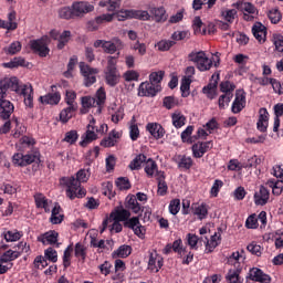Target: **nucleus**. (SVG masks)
<instances>
[{"mask_svg": "<svg viewBox=\"0 0 283 283\" xmlns=\"http://www.w3.org/2000/svg\"><path fill=\"white\" fill-rule=\"evenodd\" d=\"M120 136H123L116 129H113L108 136L104 137L99 145L101 147L109 148V147H116L118 145V140H120Z\"/></svg>", "mask_w": 283, "mask_h": 283, "instance_id": "22", "label": "nucleus"}, {"mask_svg": "<svg viewBox=\"0 0 283 283\" xmlns=\"http://www.w3.org/2000/svg\"><path fill=\"white\" fill-rule=\"evenodd\" d=\"M150 14H153L154 20L157 23H160V21H167V11L165 10V7H159V8H151L150 9Z\"/></svg>", "mask_w": 283, "mask_h": 283, "instance_id": "40", "label": "nucleus"}, {"mask_svg": "<svg viewBox=\"0 0 283 283\" xmlns=\"http://www.w3.org/2000/svg\"><path fill=\"white\" fill-rule=\"evenodd\" d=\"M107 93H105V88L99 87L95 94V105H97V107H103L105 105Z\"/></svg>", "mask_w": 283, "mask_h": 283, "instance_id": "45", "label": "nucleus"}, {"mask_svg": "<svg viewBox=\"0 0 283 283\" xmlns=\"http://www.w3.org/2000/svg\"><path fill=\"white\" fill-rule=\"evenodd\" d=\"M238 266L230 269L226 275V281L228 283H244V279L240 277V273H242V265L237 263Z\"/></svg>", "mask_w": 283, "mask_h": 283, "instance_id": "25", "label": "nucleus"}, {"mask_svg": "<svg viewBox=\"0 0 283 283\" xmlns=\"http://www.w3.org/2000/svg\"><path fill=\"white\" fill-rule=\"evenodd\" d=\"M114 19H117V21H126V19H139V21H149L150 15L148 11L143 10H120L117 13L111 14Z\"/></svg>", "mask_w": 283, "mask_h": 283, "instance_id": "5", "label": "nucleus"}, {"mask_svg": "<svg viewBox=\"0 0 283 283\" xmlns=\"http://www.w3.org/2000/svg\"><path fill=\"white\" fill-rule=\"evenodd\" d=\"M51 92L40 97L42 105H59L61 103V93L56 91V85L51 86Z\"/></svg>", "mask_w": 283, "mask_h": 283, "instance_id": "14", "label": "nucleus"}, {"mask_svg": "<svg viewBox=\"0 0 283 283\" xmlns=\"http://www.w3.org/2000/svg\"><path fill=\"white\" fill-rule=\"evenodd\" d=\"M12 163L15 167H28V165H32V163H41V153L33 151L27 155L15 153L12 156Z\"/></svg>", "mask_w": 283, "mask_h": 283, "instance_id": "4", "label": "nucleus"}, {"mask_svg": "<svg viewBox=\"0 0 283 283\" xmlns=\"http://www.w3.org/2000/svg\"><path fill=\"white\" fill-rule=\"evenodd\" d=\"M82 107L83 109L81 111L82 114H87L92 107H98L96 104V97L92 96H84L82 97Z\"/></svg>", "mask_w": 283, "mask_h": 283, "instance_id": "38", "label": "nucleus"}, {"mask_svg": "<svg viewBox=\"0 0 283 283\" xmlns=\"http://www.w3.org/2000/svg\"><path fill=\"white\" fill-rule=\"evenodd\" d=\"M252 34L259 43H264L266 41V27L262 22H255L252 27Z\"/></svg>", "mask_w": 283, "mask_h": 283, "instance_id": "26", "label": "nucleus"}, {"mask_svg": "<svg viewBox=\"0 0 283 283\" xmlns=\"http://www.w3.org/2000/svg\"><path fill=\"white\" fill-rule=\"evenodd\" d=\"M72 8L74 19H81L88 12H94V4L85 1L73 2Z\"/></svg>", "mask_w": 283, "mask_h": 283, "instance_id": "10", "label": "nucleus"}, {"mask_svg": "<svg viewBox=\"0 0 283 283\" xmlns=\"http://www.w3.org/2000/svg\"><path fill=\"white\" fill-rule=\"evenodd\" d=\"M163 258L158 255V252H149L148 269L150 271H156V273H158L160 269H163Z\"/></svg>", "mask_w": 283, "mask_h": 283, "instance_id": "24", "label": "nucleus"}, {"mask_svg": "<svg viewBox=\"0 0 283 283\" xmlns=\"http://www.w3.org/2000/svg\"><path fill=\"white\" fill-rule=\"evenodd\" d=\"M271 198V192L266 187L260 186L259 190L254 192V205L256 207H264V205L269 203V199Z\"/></svg>", "mask_w": 283, "mask_h": 283, "instance_id": "18", "label": "nucleus"}, {"mask_svg": "<svg viewBox=\"0 0 283 283\" xmlns=\"http://www.w3.org/2000/svg\"><path fill=\"white\" fill-rule=\"evenodd\" d=\"M115 185L119 191H127L128 189H132V184L129 182L128 178L119 177L115 181Z\"/></svg>", "mask_w": 283, "mask_h": 283, "instance_id": "55", "label": "nucleus"}, {"mask_svg": "<svg viewBox=\"0 0 283 283\" xmlns=\"http://www.w3.org/2000/svg\"><path fill=\"white\" fill-rule=\"evenodd\" d=\"M157 182H158V189H157L158 196H167V191H169V187L167 186V181H165V171H157Z\"/></svg>", "mask_w": 283, "mask_h": 283, "instance_id": "30", "label": "nucleus"}, {"mask_svg": "<svg viewBox=\"0 0 283 283\" xmlns=\"http://www.w3.org/2000/svg\"><path fill=\"white\" fill-rule=\"evenodd\" d=\"M193 134V126H187V128L181 133V140L182 143H187V145H193L196 143V137Z\"/></svg>", "mask_w": 283, "mask_h": 283, "instance_id": "44", "label": "nucleus"}, {"mask_svg": "<svg viewBox=\"0 0 283 283\" xmlns=\"http://www.w3.org/2000/svg\"><path fill=\"white\" fill-rule=\"evenodd\" d=\"M174 45H176L175 41L161 40L156 43L155 48H157L159 50V52H169V50H171V48H174Z\"/></svg>", "mask_w": 283, "mask_h": 283, "instance_id": "48", "label": "nucleus"}, {"mask_svg": "<svg viewBox=\"0 0 283 283\" xmlns=\"http://www.w3.org/2000/svg\"><path fill=\"white\" fill-rule=\"evenodd\" d=\"M19 258H21V252L11 250L10 244H6L3 241L0 242V262L12 264Z\"/></svg>", "mask_w": 283, "mask_h": 283, "instance_id": "9", "label": "nucleus"}, {"mask_svg": "<svg viewBox=\"0 0 283 283\" xmlns=\"http://www.w3.org/2000/svg\"><path fill=\"white\" fill-rule=\"evenodd\" d=\"M244 107H247V93L238 91L231 107L232 114H240Z\"/></svg>", "mask_w": 283, "mask_h": 283, "instance_id": "20", "label": "nucleus"}, {"mask_svg": "<svg viewBox=\"0 0 283 283\" xmlns=\"http://www.w3.org/2000/svg\"><path fill=\"white\" fill-rule=\"evenodd\" d=\"M132 217V212L127 209L117 210L113 220L117 222H127V220Z\"/></svg>", "mask_w": 283, "mask_h": 283, "instance_id": "52", "label": "nucleus"}, {"mask_svg": "<svg viewBox=\"0 0 283 283\" xmlns=\"http://www.w3.org/2000/svg\"><path fill=\"white\" fill-rule=\"evenodd\" d=\"M2 238L6 242H19V240L23 238V232H19L18 230H8L2 233Z\"/></svg>", "mask_w": 283, "mask_h": 283, "instance_id": "37", "label": "nucleus"}, {"mask_svg": "<svg viewBox=\"0 0 283 283\" xmlns=\"http://www.w3.org/2000/svg\"><path fill=\"white\" fill-rule=\"evenodd\" d=\"M168 209L171 216H178V213L180 212V199H172L169 203Z\"/></svg>", "mask_w": 283, "mask_h": 283, "instance_id": "61", "label": "nucleus"}, {"mask_svg": "<svg viewBox=\"0 0 283 283\" xmlns=\"http://www.w3.org/2000/svg\"><path fill=\"white\" fill-rule=\"evenodd\" d=\"M143 163H147V156L139 154L130 161L129 169L132 171H138V169H140L143 166Z\"/></svg>", "mask_w": 283, "mask_h": 283, "instance_id": "41", "label": "nucleus"}, {"mask_svg": "<svg viewBox=\"0 0 283 283\" xmlns=\"http://www.w3.org/2000/svg\"><path fill=\"white\" fill-rule=\"evenodd\" d=\"M218 88V81L209 83L202 88L203 94H206L210 99L216 98V90Z\"/></svg>", "mask_w": 283, "mask_h": 283, "instance_id": "51", "label": "nucleus"}, {"mask_svg": "<svg viewBox=\"0 0 283 283\" xmlns=\"http://www.w3.org/2000/svg\"><path fill=\"white\" fill-rule=\"evenodd\" d=\"M268 17L274 25H277L282 21V12H280V9H271L268 12Z\"/></svg>", "mask_w": 283, "mask_h": 283, "instance_id": "54", "label": "nucleus"}, {"mask_svg": "<svg viewBox=\"0 0 283 283\" xmlns=\"http://www.w3.org/2000/svg\"><path fill=\"white\" fill-rule=\"evenodd\" d=\"M123 48V42L120 40H115V42L106 41L104 43V52L106 54H115L117 50H120Z\"/></svg>", "mask_w": 283, "mask_h": 283, "instance_id": "36", "label": "nucleus"}, {"mask_svg": "<svg viewBox=\"0 0 283 283\" xmlns=\"http://www.w3.org/2000/svg\"><path fill=\"white\" fill-rule=\"evenodd\" d=\"M6 98V86L0 87V118L8 120L14 113V104Z\"/></svg>", "mask_w": 283, "mask_h": 283, "instance_id": "7", "label": "nucleus"}, {"mask_svg": "<svg viewBox=\"0 0 283 283\" xmlns=\"http://www.w3.org/2000/svg\"><path fill=\"white\" fill-rule=\"evenodd\" d=\"M144 170H145V174H147L148 178H154L155 172H156V178H158V164H156L154 159L151 158L147 159Z\"/></svg>", "mask_w": 283, "mask_h": 283, "instance_id": "39", "label": "nucleus"}, {"mask_svg": "<svg viewBox=\"0 0 283 283\" xmlns=\"http://www.w3.org/2000/svg\"><path fill=\"white\" fill-rule=\"evenodd\" d=\"M72 38L71 31H63L62 34L59 36L57 42V50H63L70 43V39Z\"/></svg>", "mask_w": 283, "mask_h": 283, "instance_id": "47", "label": "nucleus"}, {"mask_svg": "<svg viewBox=\"0 0 283 283\" xmlns=\"http://www.w3.org/2000/svg\"><path fill=\"white\" fill-rule=\"evenodd\" d=\"M90 176H92V172L90 171V168H87L80 169L76 172V178L74 176L60 178V185L66 187V198H70V200L85 198V196H87V190L81 187V182H87Z\"/></svg>", "mask_w": 283, "mask_h": 283, "instance_id": "1", "label": "nucleus"}, {"mask_svg": "<svg viewBox=\"0 0 283 283\" xmlns=\"http://www.w3.org/2000/svg\"><path fill=\"white\" fill-rule=\"evenodd\" d=\"M165 76V72L159 71V72H153L149 75V81L150 83H153V85H160L158 83H160L163 81Z\"/></svg>", "mask_w": 283, "mask_h": 283, "instance_id": "62", "label": "nucleus"}, {"mask_svg": "<svg viewBox=\"0 0 283 283\" xmlns=\"http://www.w3.org/2000/svg\"><path fill=\"white\" fill-rule=\"evenodd\" d=\"M231 98H233V93H223L219 97V107L221 109H224L226 105H229L231 103Z\"/></svg>", "mask_w": 283, "mask_h": 283, "instance_id": "60", "label": "nucleus"}, {"mask_svg": "<svg viewBox=\"0 0 283 283\" xmlns=\"http://www.w3.org/2000/svg\"><path fill=\"white\" fill-rule=\"evenodd\" d=\"M193 214L198 216L199 220H205V218L209 216V209L207 208V203H201L200 206L195 207Z\"/></svg>", "mask_w": 283, "mask_h": 283, "instance_id": "49", "label": "nucleus"}, {"mask_svg": "<svg viewBox=\"0 0 283 283\" xmlns=\"http://www.w3.org/2000/svg\"><path fill=\"white\" fill-rule=\"evenodd\" d=\"M74 251V248L72 245H69L63 253V266L64 269H70L72 266V252Z\"/></svg>", "mask_w": 283, "mask_h": 283, "instance_id": "46", "label": "nucleus"}, {"mask_svg": "<svg viewBox=\"0 0 283 283\" xmlns=\"http://www.w3.org/2000/svg\"><path fill=\"white\" fill-rule=\"evenodd\" d=\"M20 94L24 97L25 107H34V88L31 84H23Z\"/></svg>", "mask_w": 283, "mask_h": 283, "instance_id": "21", "label": "nucleus"}, {"mask_svg": "<svg viewBox=\"0 0 283 283\" xmlns=\"http://www.w3.org/2000/svg\"><path fill=\"white\" fill-rule=\"evenodd\" d=\"M269 187L272 189L273 196H282L283 181L277 179H270L268 181Z\"/></svg>", "mask_w": 283, "mask_h": 283, "instance_id": "43", "label": "nucleus"}, {"mask_svg": "<svg viewBox=\"0 0 283 283\" xmlns=\"http://www.w3.org/2000/svg\"><path fill=\"white\" fill-rule=\"evenodd\" d=\"M80 72L84 77L85 87H92L96 83V74H98V69L91 67L85 62H80Z\"/></svg>", "mask_w": 283, "mask_h": 283, "instance_id": "8", "label": "nucleus"}, {"mask_svg": "<svg viewBox=\"0 0 283 283\" xmlns=\"http://www.w3.org/2000/svg\"><path fill=\"white\" fill-rule=\"evenodd\" d=\"M188 61L195 63L199 72H209L213 67V60L207 56L205 51H192L188 54Z\"/></svg>", "mask_w": 283, "mask_h": 283, "instance_id": "3", "label": "nucleus"}, {"mask_svg": "<svg viewBox=\"0 0 283 283\" xmlns=\"http://www.w3.org/2000/svg\"><path fill=\"white\" fill-rule=\"evenodd\" d=\"M74 255L80 262L85 263V260H87V247L77 242L74 248Z\"/></svg>", "mask_w": 283, "mask_h": 283, "instance_id": "34", "label": "nucleus"}, {"mask_svg": "<svg viewBox=\"0 0 283 283\" xmlns=\"http://www.w3.org/2000/svg\"><path fill=\"white\" fill-rule=\"evenodd\" d=\"M114 21V15L112 13H104L99 17H96L95 20H91L87 22V30L90 32H96L98 30V27L103 23H109Z\"/></svg>", "mask_w": 283, "mask_h": 283, "instance_id": "17", "label": "nucleus"}, {"mask_svg": "<svg viewBox=\"0 0 283 283\" xmlns=\"http://www.w3.org/2000/svg\"><path fill=\"white\" fill-rule=\"evenodd\" d=\"M0 87H6V93L8 90H12V92H17V94H19L23 88V86L19 85V78L17 77H11L4 82H0Z\"/></svg>", "mask_w": 283, "mask_h": 283, "instance_id": "28", "label": "nucleus"}, {"mask_svg": "<svg viewBox=\"0 0 283 283\" xmlns=\"http://www.w3.org/2000/svg\"><path fill=\"white\" fill-rule=\"evenodd\" d=\"M171 120L174 127H176V129H180V127H185V123H187V117H185L180 112H175L171 115Z\"/></svg>", "mask_w": 283, "mask_h": 283, "instance_id": "42", "label": "nucleus"}, {"mask_svg": "<svg viewBox=\"0 0 283 283\" xmlns=\"http://www.w3.org/2000/svg\"><path fill=\"white\" fill-rule=\"evenodd\" d=\"M158 92H160V85H154V83L150 82H143L138 87V96L154 98Z\"/></svg>", "mask_w": 283, "mask_h": 283, "instance_id": "11", "label": "nucleus"}, {"mask_svg": "<svg viewBox=\"0 0 283 283\" xmlns=\"http://www.w3.org/2000/svg\"><path fill=\"white\" fill-rule=\"evenodd\" d=\"M94 125H96V119L92 118V120L87 125V130L85 133L84 139L80 142L81 147H87L90 143L98 140V135L94 132L96 129Z\"/></svg>", "mask_w": 283, "mask_h": 283, "instance_id": "15", "label": "nucleus"}, {"mask_svg": "<svg viewBox=\"0 0 283 283\" xmlns=\"http://www.w3.org/2000/svg\"><path fill=\"white\" fill-rule=\"evenodd\" d=\"M190 87H191V80L184 78L180 85V92H181L182 98H187V96H189Z\"/></svg>", "mask_w": 283, "mask_h": 283, "instance_id": "58", "label": "nucleus"}, {"mask_svg": "<svg viewBox=\"0 0 283 283\" xmlns=\"http://www.w3.org/2000/svg\"><path fill=\"white\" fill-rule=\"evenodd\" d=\"M146 132H149L150 136H153L155 140H160V138H164L166 134L163 125L158 123H148L146 125Z\"/></svg>", "mask_w": 283, "mask_h": 283, "instance_id": "23", "label": "nucleus"}, {"mask_svg": "<svg viewBox=\"0 0 283 283\" xmlns=\"http://www.w3.org/2000/svg\"><path fill=\"white\" fill-rule=\"evenodd\" d=\"M22 45L21 42L14 41L9 46L3 49L4 54L14 55L19 54V51L21 50Z\"/></svg>", "mask_w": 283, "mask_h": 283, "instance_id": "53", "label": "nucleus"}, {"mask_svg": "<svg viewBox=\"0 0 283 283\" xmlns=\"http://www.w3.org/2000/svg\"><path fill=\"white\" fill-rule=\"evenodd\" d=\"M44 258L46 260H49V262H53V263H56L59 262V252H56V250H54V248H48L45 251H44Z\"/></svg>", "mask_w": 283, "mask_h": 283, "instance_id": "57", "label": "nucleus"}, {"mask_svg": "<svg viewBox=\"0 0 283 283\" xmlns=\"http://www.w3.org/2000/svg\"><path fill=\"white\" fill-rule=\"evenodd\" d=\"M60 19H65L66 21L70 19H74V9L71 7H63L57 11Z\"/></svg>", "mask_w": 283, "mask_h": 283, "instance_id": "50", "label": "nucleus"}, {"mask_svg": "<svg viewBox=\"0 0 283 283\" xmlns=\"http://www.w3.org/2000/svg\"><path fill=\"white\" fill-rule=\"evenodd\" d=\"M61 211H63V209L61 208V205L55 203L54 208L51 211V218H50V222L52 224H61V222H63L64 216L61 214Z\"/></svg>", "mask_w": 283, "mask_h": 283, "instance_id": "33", "label": "nucleus"}, {"mask_svg": "<svg viewBox=\"0 0 283 283\" xmlns=\"http://www.w3.org/2000/svg\"><path fill=\"white\" fill-rule=\"evenodd\" d=\"M34 200L38 209H42V207H45V205H48V198L44 197V195L41 192L34 195Z\"/></svg>", "mask_w": 283, "mask_h": 283, "instance_id": "64", "label": "nucleus"}, {"mask_svg": "<svg viewBox=\"0 0 283 283\" xmlns=\"http://www.w3.org/2000/svg\"><path fill=\"white\" fill-rule=\"evenodd\" d=\"M64 143L69 145H74L78 140V133L76 130H70L64 136Z\"/></svg>", "mask_w": 283, "mask_h": 283, "instance_id": "59", "label": "nucleus"}, {"mask_svg": "<svg viewBox=\"0 0 283 283\" xmlns=\"http://www.w3.org/2000/svg\"><path fill=\"white\" fill-rule=\"evenodd\" d=\"M273 45L276 52L283 53V35L280 33H274L272 35Z\"/></svg>", "mask_w": 283, "mask_h": 283, "instance_id": "56", "label": "nucleus"}, {"mask_svg": "<svg viewBox=\"0 0 283 283\" xmlns=\"http://www.w3.org/2000/svg\"><path fill=\"white\" fill-rule=\"evenodd\" d=\"M191 150L193 158H202V156L206 154L202 146L200 145V142L193 144Z\"/></svg>", "mask_w": 283, "mask_h": 283, "instance_id": "63", "label": "nucleus"}, {"mask_svg": "<svg viewBox=\"0 0 283 283\" xmlns=\"http://www.w3.org/2000/svg\"><path fill=\"white\" fill-rule=\"evenodd\" d=\"M38 242H42L44 247H48V244H56V249L61 247L59 243V232L55 230L48 231L40 237H38Z\"/></svg>", "mask_w": 283, "mask_h": 283, "instance_id": "19", "label": "nucleus"}, {"mask_svg": "<svg viewBox=\"0 0 283 283\" xmlns=\"http://www.w3.org/2000/svg\"><path fill=\"white\" fill-rule=\"evenodd\" d=\"M247 277L252 282L271 283V275L264 273V271L259 268H251Z\"/></svg>", "mask_w": 283, "mask_h": 283, "instance_id": "12", "label": "nucleus"}, {"mask_svg": "<svg viewBox=\"0 0 283 283\" xmlns=\"http://www.w3.org/2000/svg\"><path fill=\"white\" fill-rule=\"evenodd\" d=\"M129 255H132V247L127 244L120 245L117 250H115L112 253V258L114 260H117V258H129Z\"/></svg>", "mask_w": 283, "mask_h": 283, "instance_id": "35", "label": "nucleus"}, {"mask_svg": "<svg viewBox=\"0 0 283 283\" xmlns=\"http://www.w3.org/2000/svg\"><path fill=\"white\" fill-rule=\"evenodd\" d=\"M30 48L32 52L39 54V56L45 57L50 54V48H48V43H45L44 39L31 40Z\"/></svg>", "mask_w": 283, "mask_h": 283, "instance_id": "13", "label": "nucleus"}, {"mask_svg": "<svg viewBox=\"0 0 283 283\" xmlns=\"http://www.w3.org/2000/svg\"><path fill=\"white\" fill-rule=\"evenodd\" d=\"M64 101L69 106L61 111L60 120L62 123H69L74 114H76V109H78V104L76 103V92L66 91Z\"/></svg>", "mask_w": 283, "mask_h": 283, "instance_id": "2", "label": "nucleus"}, {"mask_svg": "<svg viewBox=\"0 0 283 283\" xmlns=\"http://www.w3.org/2000/svg\"><path fill=\"white\" fill-rule=\"evenodd\" d=\"M178 169L182 171H189L191 167H193V159L191 157H187V155H179L178 156Z\"/></svg>", "mask_w": 283, "mask_h": 283, "instance_id": "31", "label": "nucleus"}, {"mask_svg": "<svg viewBox=\"0 0 283 283\" xmlns=\"http://www.w3.org/2000/svg\"><path fill=\"white\" fill-rule=\"evenodd\" d=\"M126 229H132L138 238L145 235V227L140 224V219L138 217H133L124 222Z\"/></svg>", "mask_w": 283, "mask_h": 283, "instance_id": "16", "label": "nucleus"}, {"mask_svg": "<svg viewBox=\"0 0 283 283\" xmlns=\"http://www.w3.org/2000/svg\"><path fill=\"white\" fill-rule=\"evenodd\" d=\"M125 207L126 209H129L130 211H133V213H140V211H143V206L138 203V200L134 195H128L126 197Z\"/></svg>", "mask_w": 283, "mask_h": 283, "instance_id": "27", "label": "nucleus"}, {"mask_svg": "<svg viewBox=\"0 0 283 283\" xmlns=\"http://www.w3.org/2000/svg\"><path fill=\"white\" fill-rule=\"evenodd\" d=\"M274 112V124H273V132L279 133L280 132V118L283 116V103H277L273 106Z\"/></svg>", "mask_w": 283, "mask_h": 283, "instance_id": "29", "label": "nucleus"}, {"mask_svg": "<svg viewBox=\"0 0 283 283\" xmlns=\"http://www.w3.org/2000/svg\"><path fill=\"white\" fill-rule=\"evenodd\" d=\"M234 6L240 12H247L248 14H255L258 12V8L251 2L239 1Z\"/></svg>", "mask_w": 283, "mask_h": 283, "instance_id": "32", "label": "nucleus"}, {"mask_svg": "<svg viewBox=\"0 0 283 283\" xmlns=\"http://www.w3.org/2000/svg\"><path fill=\"white\" fill-rule=\"evenodd\" d=\"M106 85L109 87H116L117 83H120V73L116 69V61L114 57H109L107 61V66L105 71Z\"/></svg>", "mask_w": 283, "mask_h": 283, "instance_id": "6", "label": "nucleus"}]
</instances>
